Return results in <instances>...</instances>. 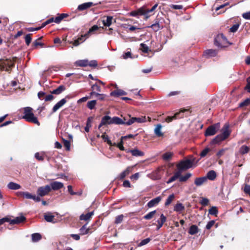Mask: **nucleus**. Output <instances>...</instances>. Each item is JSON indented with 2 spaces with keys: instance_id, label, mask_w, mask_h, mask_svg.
Wrapping results in <instances>:
<instances>
[{
  "instance_id": "nucleus-47",
  "label": "nucleus",
  "mask_w": 250,
  "mask_h": 250,
  "mask_svg": "<svg viewBox=\"0 0 250 250\" xmlns=\"http://www.w3.org/2000/svg\"><path fill=\"white\" fill-rule=\"evenodd\" d=\"M150 241V239L149 238H146L141 241V242L138 244L139 247L144 246L148 243Z\"/></svg>"
},
{
  "instance_id": "nucleus-40",
  "label": "nucleus",
  "mask_w": 250,
  "mask_h": 250,
  "mask_svg": "<svg viewBox=\"0 0 250 250\" xmlns=\"http://www.w3.org/2000/svg\"><path fill=\"white\" fill-rule=\"evenodd\" d=\"M156 212V210H154V211L149 212L148 213H147V214L145 215L144 216V218L146 220L151 219L153 217V216L155 214Z\"/></svg>"
},
{
  "instance_id": "nucleus-23",
  "label": "nucleus",
  "mask_w": 250,
  "mask_h": 250,
  "mask_svg": "<svg viewBox=\"0 0 250 250\" xmlns=\"http://www.w3.org/2000/svg\"><path fill=\"white\" fill-rule=\"evenodd\" d=\"M7 187L10 189L17 190L21 188V186L17 183L11 182L7 185Z\"/></svg>"
},
{
  "instance_id": "nucleus-61",
  "label": "nucleus",
  "mask_w": 250,
  "mask_h": 250,
  "mask_svg": "<svg viewBox=\"0 0 250 250\" xmlns=\"http://www.w3.org/2000/svg\"><path fill=\"white\" fill-rule=\"evenodd\" d=\"M139 175H140L139 173H138V172L134 174H133L130 176V179L131 180L136 181L137 179H138V178L139 177Z\"/></svg>"
},
{
  "instance_id": "nucleus-26",
  "label": "nucleus",
  "mask_w": 250,
  "mask_h": 250,
  "mask_svg": "<svg viewBox=\"0 0 250 250\" xmlns=\"http://www.w3.org/2000/svg\"><path fill=\"white\" fill-rule=\"evenodd\" d=\"M65 90V87L63 85H60L58 88L55 89H54L51 91L52 94H56L58 95L61 94L62 92H63Z\"/></svg>"
},
{
  "instance_id": "nucleus-7",
  "label": "nucleus",
  "mask_w": 250,
  "mask_h": 250,
  "mask_svg": "<svg viewBox=\"0 0 250 250\" xmlns=\"http://www.w3.org/2000/svg\"><path fill=\"white\" fill-rule=\"evenodd\" d=\"M51 190L50 186L49 185H47L45 186H42L39 187L37 190V193L38 194L37 196L43 197L47 195Z\"/></svg>"
},
{
  "instance_id": "nucleus-39",
  "label": "nucleus",
  "mask_w": 250,
  "mask_h": 250,
  "mask_svg": "<svg viewBox=\"0 0 250 250\" xmlns=\"http://www.w3.org/2000/svg\"><path fill=\"white\" fill-rule=\"evenodd\" d=\"M191 176V174L190 173H187L185 175L181 176L179 178L180 182H186Z\"/></svg>"
},
{
  "instance_id": "nucleus-13",
  "label": "nucleus",
  "mask_w": 250,
  "mask_h": 250,
  "mask_svg": "<svg viewBox=\"0 0 250 250\" xmlns=\"http://www.w3.org/2000/svg\"><path fill=\"white\" fill-rule=\"evenodd\" d=\"M23 197L27 199H32L33 200L37 202H39L41 200V198L39 196H37L35 195H33L28 192H24Z\"/></svg>"
},
{
  "instance_id": "nucleus-54",
  "label": "nucleus",
  "mask_w": 250,
  "mask_h": 250,
  "mask_svg": "<svg viewBox=\"0 0 250 250\" xmlns=\"http://www.w3.org/2000/svg\"><path fill=\"white\" fill-rule=\"evenodd\" d=\"M63 145L64 147L66 148L67 150H69L70 149V142L68 140H64L63 141Z\"/></svg>"
},
{
  "instance_id": "nucleus-27",
  "label": "nucleus",
  "mask_w": 250,
  "mask_h": 250,
  "mask_svg": "<svg viewBox=\"0 0 250 250\" xmlns=\"http://www.w3.org/2000/svg\"><path fill=\"white\" fill-rule=\"evenodd\" d=\"M112 19V17L108 16L106 17V19L103 20L102 22L104 26L108 27L110 26L111 24Z\"/></svg>"
},
{
  "instance_id": "nucleus-31",
  "label": "nucleus",
  "mask_w": 250,
  "mask_h": 250,
  "mask_svg": "<svg viewBox=\"0 0 250 250\" xmlns=\"http://www.w3.org/2000/svg\"><path fill=\"white\" fill-rule=\"evenodd\" d=\"M99 27L97 25H93L91 28L89 29L88 32L84 35V37H85L86 38H88L91 33L95 31H97Z\"/></svg>"
},
{
  "instance_id": "nucleus-14",
  "label": "nucleus",
  "mask_w": 250,
  "mask_h": 250,
  "mask_svg": "<svg viewBox=\"0 0 250 250\" xmlns=\"http://www.w3.org/2000/svg\"><path fill=\"white\" fill-rule=\"evenodd\" d=\"M25 217L23 216H20L19 217H17L14 219L11 220L9 219V223L10 224L13 225V224H20L21 222H23L25 220Z\"/></svg>"
},
{
  "instance_id": "nucleus-45",
  "label": "nucleus",
  "mask_w": 250,
  "mask_h": 250,
  "mask_svg": "<svg viewBox=\"0 0 250 250\" xmlns=\"http://www.w3.org/2000/svg\"><path fill=\"white\" fill-rule=\"evenodd\" d=\"M172 156V153L171 152H167L163 154V158L166 161L169 160Z\"/></svg>"
},
{
  "instance_id": "nucleus-1",
  "label": "nucleus",
  "mask_w": 250,
  "mask_h": 250,
  "mask_svg": "<svg viewBox=\"0 0 250 250\" xmlns=\"http://www.w3.org/2000/svg\"><path fill=\"white\" fill-rule=\"evenodd\" d=\"M124 119H122L118 117H114L111 118L109 116L106 115L104 116L101 120V123L100 124L98 128L100 129V128L104 125H124Z\"/></svg>"
},
{
  "instance_id": "nucleus-57",
  "label": "nucleus",
  "mask_w": 250,
  "mask_h": 250,
  "mask_svg": "<svg viewBox=\"0 0 250 250\" xmlns=\"http://www.w3.org/2000/svg\"><path fill=\"white\" fill-rule=\"evenodd\" d=\"M239 25L238 24H234L230 28V31L231 32H235L239 28Z\"/></svg>"
},
{
  "instance_id": "nucleus-59",
  "label": "nucleus",
  "mask_w": 250,
  "mask_h": 250,
  "mask_svg": "<svg viewBox=\"0 0 250 250\" xmlns=\"http://www.w3.org/2000/svg\"><path fill=\"white\" fill-rule=\"evenodd\" d=\"M208 202H209L208 200L206 198H202L200 201L201 204L203 206L208 205Z\"/></svg>"
},
{
  "instance_id": "nucleus-16",
  "label": "nucleus",
  "mask_w": 250,
  "mask_h": 250,
  "mask_svg": "<svg viewBox=\"0 0 250 250\" xmlns=\"http://www.w3.org/2000/svg\"><path fill=\"white\" fill-rule=\"evenodd\" d=\"M167 218L166 216L162 214L160 216V220H158L157 222L158 223V225L157 227V230H159L163 225L164 223L166 221Z\"/></svg>"
},
{
  "instance_id": "nucleus-38",
  "label": "nucleus",
  "mask_w": 250,
  "mask_h": 250,
  "mask_svg": "<svg viewBox=\"0 0 250 250\" xmlns=\"http://www.w3.org/2000/svg\"><path fill=\"white\" fill-rule=\"evenodd\" d=\"M250 150V148L246 146H242L239 150V152L242 154L247 153Z\"/></svg>"
},
{
  "instance_id": "nucleus-55",
  "label": "nucleus",
  "mask_w": 250,
  "mask_h": 250,
  "mask_svg": "<svg viewBox=\"0 0 250 250\" xmlns=\"http://www.w3.org/2000/svg\"><path fill=\"white\" fill-rule=\"evenodd\" d=\"M250 104V99H247L244 102L240 104V106L242 107L247 106Z\"/></svg>"
},
{
  "instance_id": "nucleus-22",
  "label": "nucleus",
  "mask_w": 250,
  "mask_h": 250,
  "mask_svg": "<svg viewBox=\"0 0 250 250\" xmlns=\"http://www.w3.org/2000/svg\"><path fill=\"white\" fill-rule=\"evenodd\" d=\"M127 152H130L134 156H143L144 153L143 152L139 150L138 149L129 150Z\"/></svg>"
},
{
  "instance_id": "nucleus-50",
  "label": "nucleus",
  "mask_w": 250,
  "mask_h": 250,
  "mask_svg": "<svg viewBox=\"0 0 250 250\" xmlns=\"http://www.w3.org/2000/svg\"><path fill=\"white\" fill-rule=\"evenodd\" d=\"M97 62L96 60L88 61V66L93 67H96L97 66Z\"/></svg>"
},
{
  "instance_id": "nucleus-6",
  "label": "nucleus",
  "mask_w": 250,
  "mask_h": 250,
  "mask_svg": "<svg viewBox=\"0 0 250 250\" xmlns=\"http://www.w3.org/2000/svg\"><path fill=\"white\" fill-rule=\"evenodd\" d=\"M227 42V39L222 34L218 35L214 40V44L218 47H225Z\"/></svg>"
},
{
  "instance_id": "nucleus-15",
  "label": "nucleus",
  "mask_w": 250,
  "mask_h": 250,
  "mask_svg": "<svg viewBox=\"0 0 250 250\" xmlns=\"http://www.w3.org/2000/svg\"><path fill=\"white\" fill-rule=\"evenodd\" d=\"M95 5V4L92 2L83 3L81 4H80L78 6L77 9L79 11H83Z\"/></svg>"
},
{
  "instance_id": "nucleus-48",
  "label": "nucleus",
  "mask_w": 250,
  "mask_h": 250,
  "mask_svg": "<svg viewBox=\"0 0 250 250\" xmlns=\"http://www.w3.org/2000/svg\"><path fill=\"white\" fill-rule=\"evenodd\" d=\"M123 218H124V215L122 214L117 216L115 218V223L116 224L121 223L123 220Z\"/></svg>"
},
{
  "instance_id": "nucleus-32",
  "label": "nucleus",
  "mask_w": 250,
  "mask_h": 250,
  "mask_svg": "<svg viewBox=\"0 0 250 250\" xmlns=\"http://www.w3.org/2000/svg\"><path fill=\"white\" fill-rule=\"evenodd\" d=\"M137 11L139 15H144L146 19L149 17L147 14V9H146L144 8H141L139 9Z\"/></svg>"
},
{
  "instance_id": "nucleus-4",
  "label": "nucleus",
  "mask_w": 250,
  "mask_h": 250,
  "mask_svg": "<svg viewBox=\"0 0 250 250\" xmlns=\"http://www.w3.org/2000/svg\"><path fill=\"white\" fill-rule=\"evenodd\" d=\"M146 121V116H142L141 117H131L130 116L128 117L124 118V125H130L133 123L137 122L138 123H145Z\"/></svg>"
},
{
  "instance_id": "nucleus-35",
  "label": "nucleus",
  "mask_w": 250,
  "mask_h": 250,
  "mask_svg": "<svg viewBox=\"0 0 250 250\" xmlns=\"http://www.w3.org/2000/svg\"><path fill=\"white\" fill-rule=\"evenodd\" d=\"M184 206L181 203H177L174 208V210L177 212H180L184 209Z\"/></svg>"
},
{
  "instance_id": "nucleus-29",
  "label": "nucleus",
  "mask_w": 250,
  "mask_h": 250,
  "mask_svg": "<svg viewBox=\"0 0 250 250\" xmlns=\"http://www.w3.org/2000/svg\"><path fill=\"white\" fill-rule=\"evenodd\" d=\"M131 171V168L128 167L125 170L123 171L122 172L120 173L119 175V178L120 179H124L126 176L129 174V173Z\"/></svg>"
},
{
  "instance_id": "nucleus-56",
  "label": "nucleus",
  "mask_w": 250,
  "mask_h": 250,
  "mask_svg": "<svg viewBox=\"0 0 250 250\" xmlns=\"http://www.w3.org/2000/svg\"><path fill=\"white\" fill-rule=\"evenodd\" d=\"M54 96L52 95V94H49L47 95H45L44 98V100L46 102L47 101H51L54 99Z\"/></svg>"
},
{
  "instance_id": "nucleus-3",
  "label": "nucleus",
  "mask_w": 250,
  "mask_h": 250,
  "mask_svg": "<svg viewBox=\"0 0 250 250\" xmlns=\"http://www.w3.org/2000/svg\"><path fill=\"white\" fill-rule=\"evenodd\" d=\"M32 108L30 107H26L24 108V115L22 118L26 121L33 123L38 125H40V124L32 112Z\"/></svg>"
},
{
  "instance_id": "nucleus-64",
  "label": "nucleus",
  "mask_w": 250,
  "mask_h": 250,
  "mask_svg": "<svg viewBox=\"0 0 250 250\" xmlns=\"http://www.w3.org/2000/svg\"><path fill=\"white\" fill-rule=\"evenodd\" d=\"M244 192L250 196V185H246L244 188Z\"/></svg>"
},
{
  "instance_id": "nucleus-5",
  "label": "nucleus",
  "mask_w": 250,
  "mask_h": 250,
  "mask_svg": "<svg viewBox=\"0 0 250 250\" xmlns=\"http://www.w3.org/2000/svg\"><path fill=\"white\" fill-rule=\"evenodd\" d=\"M194 160L187 159L181 161L177 165V168L179 170H187L192 167Z\"/></svg>"
},
{
  "instance_id": "nucleus-49",
  "label": "nucleus",
  "mask_w": 250,
  "mask_h": 250,
  "mask_svg": "<svg viewBox=\"0 0 250 250\" xmlns=\"http://www.w3.org/2000/svg\"><path fill=\"white\" fill-rule=\"evenodd\" d=\"M31 40H32V38L31 37V34H27L25 37V41L26 44L27 45H29V44L30 43V42H31Z\"/></svg>"
},
{
  "instance_id": "nucleus-25",
  "label": "nucleus",
  "mask_w": 250,
  "mask_h": 250,
  "mask_svg": "<svg viewBox=\"0 0 250 250\" xmlns=\"http://www.w3.org/2000/svg\"><path fill=\"white\" fill-rule=\"evenodd\" d=\"M206 177H207V180L208 179L210 180H213L216 177V173L214 171L210 170L207 173Z\"/></svg>"
},
{
  "instance_id": "nucleus-17",
  "label": "nucleus",
  "mask_w": 250,
  "mask_h": 250,
  "mask_svg": "<svg viewBox=\"0 0 250 250\" xmlns=\"http://www.w3.org/2000/svg\"><path fill=\"white\" fill-rule=\"evenodd\" d=\"M207 181V177H202L196 178L194 181V184L197 187L201 186L204 183Z\"/></svg>"
},
{
  "instance_id": "nucleus-60",
  "label": "nucleus",
  "mask_w": 250,
  "mask_h": 250,
  "mask_svg": "<svg viewBox=\"0 0 250 250\" xmlns=\"http://www.w3.org/2000/svg\"><path fill=\"white\" fill-rule=\"evenodd\" d=\"M123 58L124 59H127L128 58H132L131 53L130 52H127L123 55Z\"/></svg>"
},
{
  "instance_id": "nucleus-10",
  "label": "nucleus",
  "mask_w": 250,
  "mask_h": 250,
  "mask_svg": "<svg viewBox=\"0 0 250 250\" xmlns=\"http://www.w3.org/2000/svg\"><path fill=\"white\" fill-rule=\"evenodd\" d=\"M49 186L51 187V190H58L63 187V184L60 182L54 181L50 183Z\"/></svg>"
},
{
  "instance_id": "nucleus-24",
  "label": "nucleus",
  "mask_w": 250,
  "mask_h": 250,
  "mask_svg": "<svg viewBox=\"0 0 250 250\" xmlns=\"http://www.w3.org/2000/svg\"><path fill=\"white\" fill-rule=\"evenodd\" d=\"M93 213H94L93 211H91V212H88L87 213L85 214H82L80 216V219L81 220L87 221L92 217V216L93 215Z\"/></svg>"
},
{
  "instance_id": "nucleus-53",
  "label": "nucleus",
  "mask_w": 250,
  "mask_h": 250,
  "mask_svg": "<svg viewBox=\"0 0 250 250\" xmlns=\"http://www.w3.org/2000/svg\"><path fill=\"white\" fill-rule=\"evenodd\" d=\"M35 157L39 161H43L44 159L43 155L39 152L35 153Z\"/></svg>"
},
{
  "instance_id": "nucleus-44",
  "label": "nucleus",
  "mask_w": 250,
  "mask_h": 250,
  "mask_svg": "<svg viewBox=\"0 0 250 250\" xmlns=\"http://www.w3.org/2000/svg\"><path fill=\"white\" fill-rule=\"evenodd\" d=\"M174 198V195L173 194L170 195L168 197V198H167V199L166 201L165 205L166 206L169 205L172 202V201H173Z\"/></svg>"
},
{
  "instance_id": "nucleus-37",
  "label": "nucleus",
  "mask_w": 250,
  "mask_h": 250,
  "mask_svg": "<svg viewBox=\"0 0 250 250\" xmlns=\"http://www.w3.org/2000/svg\"><path fill=\"white\" fill-rule=\"evenodd\" d=\"M97 102L96 100H92L87 102V106L89 109L91 110L94 108Z\"/></svg>"
},
{
  "instance_id": "nucleus-52",
  "label": "nucleus",
  "mask_w": 250,
  "mask_h": 250,
  "mask_svg": "<svg viewBox=\"0 0 250 250\" xmlns=\"http://www.w3.org/2000/svg\"><path fill=\"white\" fill-rule=\"evenodd\" d=\"M91 127V120L89 118L86 122V125L84 127V130L86 132H88L89 130V128Z\"/></svg>"
},
{
  "instance_id": "nucleus-8",
  "label": "nucleus",
  "mask_w": 250,
  "mask_h": 250,
  "mask_svg": "<svg viewBox=\"0 0 250 250\" xmlns=\"http://www.w3.org/2000/svg\"><path fill=\"white\" fill-rule=\"evenodd\" d=\"M220 127V123H216L209 126L205 132L206 136H212L214 135L219 129Z\"/></svg>"
},
{
  "instance_id": "nucleus-34",
  "label": "nucleus",
  "mask_w": 250,
  "mask_h": 250,
  "mask_svg": "<svg viewBox=\"0 0 250 250\" xmlns=\"http://www.w3.org/2000/svg\"><path fill=\"white\" fill-rule=\"evenodd\" d=\"M217 52L216 50L208 49L205 51V54L208 57H214L217 55Z\"/></svg>"
},
{
  "instance_id": "nucleus-2",
  "label": "nucleus",
  "mask_w": 250,
  "mask_h": 250,
  "mask_svg": "<svg viewBox=\"0 0 250 250\" xmlns=\"http://www.w3.org/2000/svg\"><path fill=\"white\" fill-rule=\"evenodd\" d=\"M229 125L226 124L222 129V133L216 136L212 141L211 143L215 144L219 143L227 139L230 135Z\"/></svg>"
},
{
  "instance_id": "nucleus-11",
  "label": "nucleus",
  "mask_w": 250,
  "mask_h": 250,
  "mask_svg": "<svg viewBox=\"0 0 250 250\" xmlns=\"http://www.w3.org/2000/svg\"><path fill=\"white\" fill-rule=\"evenodd\" d=\"M161 200L162 197L158 196L149 201L147 204V206L149 208L156 206Z\"/></svg>"
},
{
  "instance_id": "nucleus-9",
  "label": "nucleus",
  "mask_w": 250,
  "mask_h": 250,
  "mask_svg": "<svg viewBox=\"0 0 250 250\" xmlns=\"http://www.w3.org/2000/svg\"><path fill=\"white\" fill-rule=\"evenodd\" d=\"M184 111L185 110H181L179 112H178L176 113L172 116H167L166 118L165 121L167 123H169L172 122L174 120H176V119H177L178 118H181L183 117V115H182L181 116L180 115L181 114V113H183L184 112Z\"/></svg>"
},
{
  "instance_id": "nucleus-30",
  "label": "nucleus",
  "mask_w": 250,
  "mask_h": 250,
  "mask_svg": "<svg viewBox=\"0 0 250 250\" xmlns=\"http://www.w3.org/2000/svg\"><path fill=\"white\" fill-rule=\"evenodd\" d=\"M198 228L196 225H192L189 229L188 233L191 235H194L198 233Z\"/></svg>"
},
{
  "instance_id": "nucleus-58",
  "label": "nucleus",
  "mask_w": 250,
  "mask_h": 250,
  "mask_svg": "<svg viewBox=\"0 0 250 250\" xmlns=\"http://www.w3.org/2000/svg\"><path fill=\"white\" fill-rule=\"evenodd\" d=\"M92 90L93 91L96 90L98 92H101V89L100 86H99L97 84H93L91 87Z\"/></svg>"
},
{
  "instance_id": "nucleus-41",
  "label": "nucleus",
  "mask_w": 250,
  "mask_h": 250,
  "mask_svg": "<svg viewBox=\"0 0 250 250\" xmlns=\"http://www.w3.org/2000/svg\"><path fill=\"white\" fill-rule=\"evenodd\" d=\"M80 231L82 235H84L88 233L89 229L86 228V225H83L80 229Z\"/></svg>"
},
{
  "instance_id": "nucleus-21",
  "label": "nucleus",
  "mask_w": 250,
  "mask_h": 250,
  "mask_svg": "<svg viewBox=\"0 0 250 250\" xmlns=\"http://www.w3.org/2000/svg\"><path fill=\"white\" fill-rule=\"evenodd\" d=\"M75 65L81 67H85L88 66V60H80L75 62Z\"/></svg>"
},
{
  "instance_id": "nucleus-19",
  "label": "nucleus",
  "mask_w": 250,
  "mask_h": 250,
  "mask_svg": "<svg viewBox=\"0 0 250 250\" xmlns=\"http://www.w3.org/2000/svg\"><path fill=\"white\" fill-rule=\"evenodd\" d=\"M126 92L122 89H117L110 93L111 96L118 97L121 95H125Z\"/></svg>"
},
{
  "instance_id": "nucleus-42",
  "label": "nucleus",
  "mask_w": 250,
  "mask_h": 250,
  "mask_svg": "<svg viewBox=\"0 0 250 250\" xmlns=\"http://www.w3.org/2000/svg\"><path fill=\"white\" fill-rule=\"evenodd\" d=\"M102 137L104 142H106L110 146H115V144L114 145H112L111 141L109 139L108 136L106 135L105 133L102 135Z\"/></svg>"
},
{
  "instance_id": "nucleus-12",
  "label": "nucleus",
  "mask_w": 250,
  "mask_h": 250,
  "mask_svg": "<svg viewBox=\"0 0 250 250\" xmlns=\"http://www.w3.org/2000/svg\"><path fill=\"white\" fill-rule=\"evenodd\" d=\"M66 102L67 101L65 98L62 99L61 100H60L59 102H58L56 104L54 105L52 108V112H56L59 109H60L64 104H65Z\"/></svg>"
},
{
  "instance_id": "nucleus-36",
  "label": "nucleus",
  "mask_w": 250,
  "mask_h": 250,
  "mask_svg": "<svg viewBox=\"0 0 250 250\" xmlns=\"http://www.w3.org/2000/svg\"><path fill=\"white\" fill-rule=\"evenodd\" d=\"M42 238L41 235L40 233H36L32 235V240L33 242H36L39 241Z\"/></svg>"
},
{
  "instance_id": "nucleus-18",
  "label": "nucleus",
  "mask_w": 250,
  "mask_h": 250,
  "mask_svg": "<svg viewBox=\"0 0 250 250\" xmlns=\"http://www.w3.org/2000/svg\"><path fill=\"white\" fill-rule=\"evenodd\" d=\"M44 219L48 222L55 223V216L50 212H48L44 215Z\"/></svg>"
},
{
  "instance_id": "nucleus-43",
  "label": "nucleus",
  "mask_w": 250,
  "mask_h": 250,
  "mask_svg": "<svg viewBox=\"0 0 250 250\" xmlns=\"http://www.w3.org/2000/svg\"><path fill=\"white\" fill-rule=\"evenodd\" d=\"M209 213L211 215H216L218 213V210L216 207H212L209 209Z\"/></svg>"
},
{
  "instance_id": "nucleus-33",
  "label": "nucleus",
  "mask_w": 250,
  "mask_h": 250,
  "mask_svg": "<svg viewBox=\"0 0 250 250\" xmlns=\"http://www.w3.org/2000/svg\"><path fill=\"white\" fill-rule=\"evenodd\" d=\"M140 49L144 53H148L149 51H150L149 48L148 46L144 43H141L140 44Z\"/></svg>"
},
{
  "instance_id": "nucleus-62",
  "label": "nucleus",
  "mask_w": 250,
  "mask_h": 250,
  "mask_svg": "<svg viewBox=\"0 0 250 250\" xmlns=\"http://www.w3.org/2000/svg\"><path fill=\"white\" fill-rule=\"evenodd\" d=\"M242 17L246 20H250V11L243 13Z\"/></svg>"
},
{
  "instance_id": "nucleus-63",
  "label": "nucleus",
  "mask_w": 250,
  "mask_h": 250,
  "mask_svg": "<svg viewBox=\"0 0 250 250\" xmlns=\"http://www.w3.org/2000/svg\"><path fill=\"white\" fill-rule=\"evenodd\" d=\"M247 84L245 87V89L247 90L248 92H250V76L247 80Z\"/></svg>"
},
{
  "instance_id": "nucleus-28",
  "label": "nucleus",
  "mask_w": 250,
  "mask_h": 250,
  "mask_svg": "<svg viewBox=\"0 0 250 250\" xmlns=\"http://www.w3.org/2000/svg\"><path fill=\"white\" fill-rule=\"evenodd\" d=\"M9 62V60H6L5 61H1L0 62V66L1 67V69L3 70H5L8 71V62Z\"/></svg>"
},
{
  "instance_id": "nucleus-51",
  "label": "nucleus",
  "mask_w": 250,
  "mask_h": 250,
  "mask_svg": "<svg viewBox=\"0 0 250 250\" xmlns=\"http://www.w3.org/2000/svg\"><path fill=\"white\" fill-rule=\"evenodd\" d=\"M151 27L153 28V29L155 31H157L159 30V29L161 28V26L159 23V22H156L152 25H151Z\"/></svg>"
},
{
  "instance_id": "nucleus-46",
  "label": "nucleus",
  "mask_w": 250,
  "mask_h": 250,
  "mask_svg": "<svg viewBox=\"0 0 250 250\" xmlns=\"http://www.w3.org/2000/svg\"><path fill=\"white\" fill-rule=\"evenodd\" d=\"M210 149L208 147L205 148L204 150L202 151V152L200 153L201 157H205L207 155V154L210 151Z\"/></svg>"
},
{
  "instance_id": "nucleus-20",
  "label": "nucleus",
  "mask_w": 250,
  "mask_h": 250,
  "mask_svg": "<svg viewBox=\"0 0 250 250\" xmlns=\"http://www.w3.org/2000/svg\"><path fill=\"white\" fill-rule=\"evenodd\" d=\"M162 125L161 124H158L156 125L154 129V133L158 137L163 136L164 134L162 132L161 129Z\"/></svg>"
}]
</instances>
